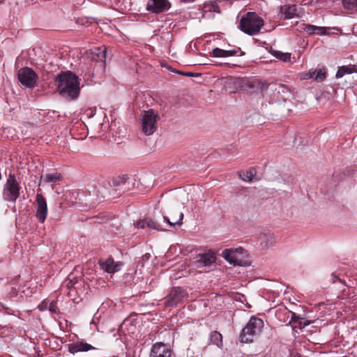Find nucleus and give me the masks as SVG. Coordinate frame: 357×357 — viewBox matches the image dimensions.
<instances>
[{
  "label": "nucleus",
  "instance_id": "f257e3e1",
  "mask_svg": "<svg viewBox=\"0 0 357 357\" xmlns=\"http://www.w3.org/2000/svg\"><path fill=\"white\" fill-rule=\"evenodd\" d=\"M57 90L62 96L77 98L80 92L79 78L71 71L62 72L56 78Z\"/></svg>",
  "mask_w": 357,
  "mask_h": 357
},
{
  "label": "nucleus",
  "instance_id": "f03ea898",
  "mask_svg": "<svg viewBox=\"0 0 357 357\" xmlns=\"http://www.w3.org/2000/svg\"><path fill=\"white\" fill-rule=\"evenodd\" d=\"M264 24V20L255 12H248L241 17L239 28L245 33L252 36L259 33Z\"/></svg>",
  "mask_w": 357,
  "mask_h": 357
},
{
  "label": "nucleus",
  "instance_id": "7ed1b4c3",
  "mask_svg": "<svg viewBox=\"0 0 357 357\" xmlns=\"http://www.w3.org/2000/svg\"><path fill=\"white\" fill-rule=\"evenodd\" d=\"M264 327V321L261 319L252 316L248 323L242 329L239 338L241 342L250 343L253 341V337L259 334Z\"/></svg>",
  "mask_w": 357,
  "mask_h": 357
},
{
  "label": "nucleus",
  "instance_id": "20e7f679",
  "mask_svg": "<svg viewBox=\"0 0 357 357\" xmlns=\"http://www.w3.org/2000/svg\"><path fill=\"white\" fill-rule=\"evenodd\" d=\"M141 117L142 132L147 136L153 134L158 128V114L150 109L143 111Z\"/></svg>",
  "mask_w": 357,
  "mask_h": 357
},
{
  "label": "nucleus",
  "instance_id": "39448f33",
  "mask_svg": "<svg viewBox=\"0 0 357 357\" xmlns=\"http://www.w3.org/2000/svg\"><path fill=\"white\" fill-rule=\"evenodd\" d=\"M21 187L17 181L16 176L10 174L3 190V198L7 202H15L20 195Z\"/></svg>",
  "mask_w": 357,
  "mask_h": 357
},
{
  "label": "nucleus",
  "instance_id": "423d86ee",
  "mask_svg": "<svg viewBox=\"0 0 357 357\" xmlns=\"http://www.w3.org/2000/svg\"><path fill=\"white\" fill-rule=\"evenodd\" d=\"M188 297V291L181 287H174L164 298L165 307H176Z\"/></svg>",
  "mask_w": 357,
  "mask_h": 357
},
{
  "label": "nucleus",
  "instance_id": "0eeeda50",
  "mask_svg": "<svg viewBox=\"0 0 357 357\" xmlns=\"http://www.w3.org/2000/svg\"><path fill=\"white\" fill-rule=\"evenodd\" d=\"M18 79L20 83L28 88H34L38 79V75L35 71L29 67L21 68L17 74Z\"/></svg>",
  "mask_w": 357,
  "mask_h": 357
},
{
  "label": "nucleus",
  "instance_id": "6e6552de",
  "mask_svg": "<svg viewBox=\"0 0 357 357\" xmlns=\"http://www.w3.org/2000/svg\"><path fill=\"white\" fill-rule=\"evenodd\" d=\"M174 351L169 344L158 342L152 344L149 357H173Z\"/></svg>",
  "mask_w": 357,
  "mask_h": 357
},
{
  "label": "nucleus",
  "instance_id": "1a4fd4ad",
  "mask_svg": "<svg viewBox=\"0 0 357 357\" xmlns=\"http://www.w3.org/2000/svg\"><path fill=\"white\" fill-rule=\"evenodd\" d=\"M171 3L168 0H149L146 4V10L154 14H159L168 10Z\"/></svg>",
  "mask_w": 357,
  "mask_h": 357
},
{
  "label": "nucleus",
  "instance_id": "9d476101",
  "mask_svg": "<svg viewBox=\"0 0 357 357\" xmlns=\"http://www.w3.org/2000/svg\"><path fill=\"white\" fill-rule=\"evenodd\" d=\"M36 217L38 222L40 223H43L47 215V205L46 202V199L42 193H37L36 195Z\"/></svg>",
  "mask_w": 357,
  "mask_h": 357
},
{
  "label": "nucleus",
  "instance_id": "9b49d317",
  "mask_svg": "<svg viewBox=\"0 0 357 357\" xmlns=\"http://www.w3.org/2000/svg\"><path fill=\"white\" fill-rule=\"evenodd\" d=\"M88 59L91 61V65L95 63L94 67L98 66L100 67L105 66L106 59V47L95 48L88 56Z\"/></svg>",
  "mask_w": 357,
  "mask_h": 357
},
{
  "label": "nucleus",
  "instance_id": "f8f14e48",
  "mask_svg": "<svg viewBox=\"0 0 357 357\" xmlns=\"http://www.w3.org/2000/svg\"><path fill=\"white\" fill-rule=\"evenodd\" d=\"M98 264L101 269L107 273L118 272L123 265V263L121 261H114L112 256L109 257L106 260L100 259Z\"/></svg>",
  "mask_w": 357,
  "mask_h": 357
},
{
  "label": "nucleus",
  "instance_id": "ddd939ff",
  "mask_svg": "<svg viewBox=\"0 0 357 357\" xmlns=\"http://www.w3.org/2000/svg\"><path fill=\"white\" fill-rule=\"evenodd\" d=\"M129 177L128 175H122L114 178L112 181V185L114 187V190L116 196H120L129 190Z\"/></svg>",
  "mask_w": 357,
  "mask_h": 357
},
{
  "label": "nucleus",
  "instance_id": "4468645a",
  "mask_svg": "<svg viewBox=\"0 0 357 357\" xmlns=\"http://www.w3.org/2000/svg\"><path fill=\"white\" fill-rule=\"evenodd\" d=\"M271 84L257 77H252L248 80L246 86L255 92H264L267 90Z\"/></svg>",
  "mask_w": 357,
  "mask_h": 357
},
{
  "label": "nucleus",
  "instance_id": "2eb2a0df",
  "mask_svg": "<svg viewBox=\"0 0 357 357\" xmlns=\"http://www.w3.org/2000/svg\"><path fill=\"white\" fill-rule=\"evenodd\" d=\"M216 256L215 252L208 250L206 252L200 254L198 256V259L195 261L197 268H202L203 266H210L215 262Z\"/></svg>",
  "mask_w": 357,
  "mask_h": 357
},
{
  "label": "nucleus",
  "instance_id": "dca6fc26",
  "mask_svg": "<svg viewBox=\"0 0 357 357\" xmlns=\"http://www.w3.org/2000/svg\"><path fill=\"white\" fill-rule=\"evenodd\" d=\"M92 349H95V347L84 342H77L68 345V351L73 354L79 351H88Z\"/></svg>",
  "mask_w": 357,
  "mask_h": 357
},
{
  "label": "nucleus",
  "instance_id": "f3484780",
  "mask_svg": "<svg viewBox=\"0 0 357 357\" xmlns=\"http://www.w3.org/2000/svg\"><path fill=\"white\" fill-rule=\"evenodd\" d=\"M326 73L324 69H315L310 70L307 73H305L303 75V78L305 79H314L317 82H322L326 79Z\"/></svg>",
  "mask_w": 357,
  "mask_h": 357
},
{
  "label": "nucleus",
  "instance_id": "a211bd4d",
  "mask_svg": "<svg viewBox=\"0 0 357 357\" xmlns=\"http://www.w3.org/2000/svg\"><path fill=\"white\" fill-rule=\"evenodd\" d=\"M241 50L240 47L231 50H225L219 47H216L210 52V55L213 57H228L233 56L237 54L238 51Z\"/></svg>",
  "mask_w": 357,
  "mask_h": 357
},
{
  "label": "nucleus",
  "instance_id": "6ab92c4d",
  "mask_svg": "<svg viewBox=\"0 0 357 357\" xmlns=\"http://www.w3.org/2000/svg\"><path fill=\"white\" fill-rule=\"evenodd\" d=\"M237 251L238 249H225L222 252V257L230 264L241 266V261L238 260L236 257V252H237Z\"/></svg>",
  "mask_w": 357,
  "mask_h": 357
},
{
  "label": "nucleus",
  "instance_id": "aec40b11",
  "mask_svg": "<svg viewBox=\"0 0 357 357\" xmlns=\"http://www.w3.org/2000/svg\"><path fill=\"white\" fill-rule=\"evenodd\" d=\"M356 72L357 68L355 66H342L338 68L335 76L337 78H340L346 74H351Z\"/></svg>",
  "mask_w": 357,
  "mask_h": 357
},
{
  "label": "nucleus",
  "instance_id": "412c9836",
  "mask_svg": "<svg viewBox=\"0 0 357 357\" xmlns=\"http://www.w3.org/2000/svg\"><path fill=\"white\" fill-rule=\"evenodd\" d=\"M296 6H283L280 7V12L284 15L285 19H291L296 16Z\"/></svg>",
  "mask_w": 357,
  "mask_h": 357
},
{
  "label": "nucleus",
  "instance_id": "4be33fe9",
  "mask_svg": "<svg viewBox=\"0 0 357 357\" xmlns=\"http://www.w3.org/2000/svg\"><path fill=\"white\" fill-rule=\"evenodd\" d=\"M210 343L221 347L222 346V335L218 331H212L209 337Z\"/></svg>",
  "mask_w": 357,
  "mask_h": 357
},
{
  "label": "nucleus",
  "instance_id": "5701e85b",
  "mask_svg": "<svg viewBox=\"0 0 357 357\" xmlns=\"http://www.w3.org/2000/svg\"><path fill=\"white\" fill-rule=\"evenodd\" d=\"M257 171L255 168H250L246 171L245 173H243V175L239 173V177L245 181H251L254 176L256 175Z\"/></svg>",
  "mask_w": 357,
  "mask_h": 357
},
{
  "label": "nucleus",
  "instance_id": "b1692460",
  "mask_svg": "<svg viewBox=\"0 0 357 357\" xmlns=\"http://www.w3.org/2000/svg\"><path fill=\"white\" fill-rule=\"evenodd\" d=\"M62 175L60 173L54 172L52 174H47L45 175V181L46 183H50V182H57L62 180Z\"/></svg>",
  "mask_w": 357,
  "mask_h": 357
},
{
  "label": "nucleus",
  "instance_id": "393cba45",
  "mask_svg": "<svg viewBox=\"0 0 357 357\" xmlns=\"http://www.w3.org/2000/svg\"><path fill=\"white\" fill-rule=\"evenodd\" d=\"M272 90L278 94L287 93L289 91V89L287 85L276 83L272 85Z\"/></svg>",
  "mask_w": 357,
  "mask_h": 357
},
{
  "label": "nucleus",
  "instance_id": "a878e982",
  "mask_svg": "<svg viewBox=\"0 0 357 357\" xmlns=\"http://www.w3.org/2000/svg\"><path fill=\"white\" fill-rule=\"evenodd\" d=\"M146 225L147 228L151 229H155L157 231H165L161 228L160 225L158 222L149 218H146Z\"/></svg>",
  "mask_w": 357,
  "mask_h": 357
},
{
  "label": "nucleus",
  "instance_id": "bb28decb",
  "mask_svg": "<svg viewBox=\"0 0 357 357\" xmlns=\"http://www.w3.org/2000/svg\"><path fill=\"white\" fill-rule=\"evenodd\" d=\"M342 4L344 8L347 10L357 9V0H342Z\"/></svg>",
  "mask_w": 357,
  "mask_h": 357
},
{
  "label": "nucleus",
  "instance_id": "cd10ccee",
  "mask_svg": "<svg viewBox=\"0 0 357 357\" xmlns=\"http://www.w3.org/2000/svg\"><path fill=\"white\" fill-rule=\"evenodd\" d=\"M274 55L276 58L284 62L289 61L291 59L290 54L284 53L280 51H275Z\"/></svg>",
  "mask_w": 357,
  "mask_h": 357
},
{
  "label": "nucleus",
  "instance_id": "c85d7f7f",
  "mask_svg": "<svg viewBox=\"0 0 357 357\" xmlns=\"http://www.w3.org/2000/svg\"><path fill=\"white\" fill-rule=\"evenodd\" d=\"M302 29L307 34L312 36L315 34V25L309 24H303Z\"/></svg>",
  "mask_w": 357,
  "mask_h": 357
},
{
  "label": "nucleus",
  "instance_id": "c756f323",
  "mask_svg": "<svg viewBox=\"0 0 357 357\" xmlns=\"http://www.w3.org/2000/svg\"><path fill=\"white\" fill-rule=\"evenodd\" d=\"M169 70H171L172 72H174L179 75H182L185 77H199L201 75L200 73H191V72H183V71L177 70L175 69H172V68H169Z\"/></svg>",
  "mask_w": 357,
  "mask_h": 357
},
{
  "label": "nucleus",
  "instance_id": "7c9ffc66",
  "mask_svg": "<svg viewBox=\"0 0 357 357\" xmlns=\"http://www.w3.org/2000/svg\"><path fill=\"white\" fill-rule=\"evenodd\" d=\"M183 213L181 212L179 213V219L176 222H172L169 218L166 216H163L164 221L167 222L171 226H175L176 225L181 226L183 224Z\"/></svg>",
  "mask_w": 357,
  "mask_h": 357
},
{
  "label": "nucleus",
  "instance_id": "2f4dec72",
  "mask_svg": "<svg viewBox=\"0 0 357 357\" xmlns=\"http://www.w3.org/2000/svg\"><path fill=\"white\" fill-rule=\"evenodd\" d=\"M208 10L211 11V12H215V13H221L220 8L218 5L217 3H212L211 4H210L208 6Z\"/></svg>",
  "mask_w": 357,
  "mask_h": 357
},
{
  "label": "nucleus",
  "instance_id": "473e14b6",
  "mask_svg": "<svg viewBox=\"0 0 357 357\" xmlns=\"http://www.w3.org/2000/svg\"><path fill=\"white\" fill-rule=\"evenodd\" d=\"M315 34L321 36L327 34V28L315 26Z\"/></svg>",
  "mask_w": 357,
  "mask_h": 357
},
{
  "label": "nucleus",
  "instance_id": "72a5a7b5",
  "mask_svg": "<svg viewBox=\"0 0 357 357\" xmlns=\"http://www.w3.org/2000/svg\"><path fill=\"white\" fill-rule=\"evenodd\" d=\"M76 282H77V280L74 278L73 280L69 279L68 280H66L65 282V285L68 289H71Z\"/></svg>",
  "mask_w": 357,
  "mask_h": 357
},
{
  "label": "nucleus",
  "instance_id": "f704fd0d",
  "mask_svg": "<svg viewBox=\"0 0 357 357\" xmlns=\"http://www.w3.org/2000/svg\"><path fill=\"white\" fill-rule=\"evenodd\" d=\"M313 321L310 320H304L301 319V321L298 322V326L301 329L305 328L307 326L310 325Z\"/></svg>",
  "mask_w": 357,
  "mask_h": 357
},
{
  "label": "nucleus",
  "instance_id": "c9c22d12",
  "mask_svg": "<svg viewBox=\"0 0 357 357\" xmlns=\"http://www.w3.org/2000/svg\"><path fill=\"white\" fill-rule=\"evenodd\" d=\"M291 313V320H290V322H296V321H300L301 319H303V318H301L300 316L297 315L295 312H289Z\"/></svg>",
  "mask_w": 357,
  "mask_h": 357
},
{
  "label": "nucleus",
  "instance_id": "e433bc0d",
  "mask_svg": "<svg viewBox=\"0 0 357 357\" xmlns=\"http://www.w3.org/2000/svg\"><path fill=\"white\" fill-rule=\"evenodd\" d=\"M97 197H105L107 193V189L105 187H101L100 190H98Z\"/></svg>",
  "mask_w": 357,
  "mask_h": 357
},
{
  "label": "nucleus",
  "instance_id": "4c0bfd02",
  "mask_svg": "<svg viewBox=\"0 0 357 357\" xmlns=\"http://www.w3.org/2000/svg\"><path fill=\"white\" fill-rule=\"evenodd\" d=\"M136 227L139 229H144L146 227V218L143 220H139L136 223Z\"/></svg>",
  "mask_w": 357,
  "mask_h": 357
},
{
  "label": "nucleus",
  "instance_id": "58836bf2",
  "mask_svg": "<svg viewBox=\"0 0 357 357\" xmlns=\"http://www.w3.org/2000/svg\"><path fill=\"white\" fill-rule=\"evenodd\" d=\"M49 310L53 314L57 313V306L55 302H51L50 303Z\"/></svg>",
  "mask_w": 357,
  "mask_h": 357
},
{
  "label": "nucleus",
  "instance_id": "ea45409f",
  "mask_svg": "<svg viewBox=\"0 0 357 357\" xmlns=\"http://www.w3.org/2000/svg\"><path fill=\"white\" fill-rule=\"evenodd\" d=\"M331 276L333 277V282H335L338 280L340 282L344 284V281L342 280L335 273H332Z\"/></svg>",
  "mask_w": 357,
  "mask_h": 357
},
{
  "label": "nucleus",
  "instance_id": "a19ab883",
  "mask_svg": "<svg viewBox=\"0 0 357 357\" xmlns=\"http://www.w3.org/2000/svg\"><path fill=\"white\" fill-rule=\"evenodd\" d=\"M151 258V255L149 253H146L144 254L142 257V261H149Z\"/></svg>",
  "mask_w": 357,
  "mask_h": 357
},
{
  "label": "nucleus",
  "instance_id": "79ce46f5",
  "mask_svg": "<svg viewBox=\"0 0 357 357\" xmlns=\"http://www.w3.org/2000/svg\"><path fill=\"white\" fill-rule=\"evenodd\" d=\"M11 291H12V295L9 296L8 298H11L15 296H17V291H16V289L15 288H13V287H11Z\"/></svg>",
  "mask_w": 357,
  "mask_h": 357
},
{
  "label": "nucleus",
  "instance_id": "37998d69",
  "mask_svg": "<svg viewBox=\"0 0 357 357\" xmlns=\"http://www.w3.org/2000/svg\"><path fill=\"white\" fill-rule=\"evenodd\" d=\"M194 1L195 0H181V2H184V3H190V2H192Z\"/></svg>",
  "mask_w": 357,
  "mask_h": 357
},
{
  "label": "nucleus",
  "instance_id": "c03bdc74",
  "mask_svg": "<svg viewBox=\"0 0 357 357\" xmlns=\"http://www.w3.org/2000/svg\"><path fill=\"white\" fill-rule=\"evenodd\" d=\"M244 54H245V52H243V51H241V54H240V55H239V56H243Z\"/></svg>",
  "mask_w": 357,
  "mask_h": 357
}]
</instances>
